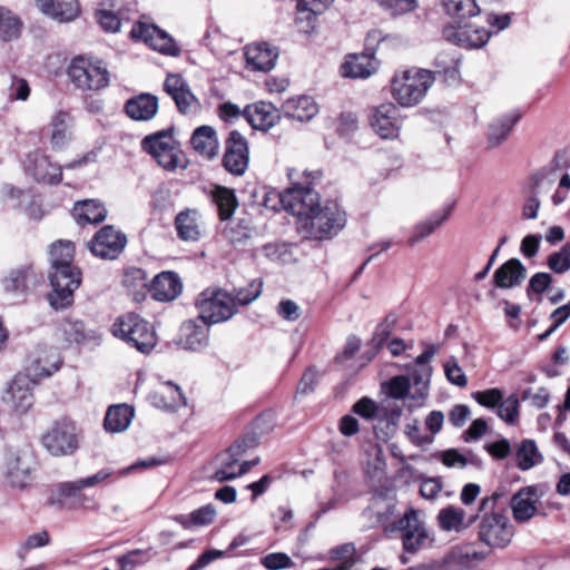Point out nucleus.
<instances>
[{
	"label": "nucleus",
	"instance_id": "1",
	"mask_svg": "<svg viewBox=\"0 0 570 570\" xmlns=\"http://www.w3.org/2000/svg\"><path fill=\"white\" fill-rule=\"evenodd\" d=\"M287 177L291 185L279 195V202L286 210L297 216L298 225L322 205L318 193L312 187L322 174L318 170L288 168Z\"/></svg>",
	"mask_w": 570,
	"mask_h": 570
},
{
	"label": "nucleus",
	"instance_id": "2",
	"mask_svg": "<svg viewBox=\"0 0 570 570\" xmlns=\"http://www.w3.org/2000/svg\"><path fill=\"white\" fill-rule=\"evenodd\" d=\"M500 498L501 494L495 492L483 498L479 505L480 511H485L479 523V540L494 549L505 548L513 538V527L509 519L502 513L492 512Z\"/></svg>",
	"mask_w": 570,
	"mask_h": 570
},
{
	"label": "nucleus",
	"instance_id": "3",
	"mask_svg": "<svg viewBox=\"0 0 570 570\" xmlns=\"http://www.w3.org/2000/svg\"><path fill=\"white\" fill-rule=\"evenodd\" d=\"M346 223V215L334 202H326L313 214L303 218L297 229L311 239H326L335 236Z\"/></svg>",
	"mask_w": 570,
	"mask_h": 570
},
{
	"label": "nucleus",
	"instance_id": "4",
	"mask_svg": "<svg viewBox=\"0 0 570 570\" xmlns=\"http://www.w3.org/2000/svg\"><path fill=\"white\" fill-rule=\"evenodd\" d=\"M111 333L144 354L149 353L157 344L154 327L135 313L119 316L111 326Z\"/></svg>",
	"mask_w": 570,
	"mask_h": 570
},
{
	"label": "nucleus",
	"instance_id": "5",
	"mask_svg": "<svg viewBox=\"0 0 570 570\" xmlns=\"http://www.w3.org/2000/svg\"><path fill=\"white\" fill-rule=\"evenodd\" d=\"M433 81L430 70H407L393 77L391 92L401 106L411 107L421 101Z\"/></svg>",
	"mask_w": 570,
	"mask_h": 570
},
{
	"label": "nucleus",
	"instance_id": "6",
	"mask_svg": "<svg viewBox=\"0 0 570 570\" xmlns=\"http://www.w3.org/2000/svg\"><path fill=\"white\" fill-rule=\"evenodd\" d=\"M71 82L80 90L98 91L109 85V72L99 60L78 56L68 67Z\"/></svg>",
	"mask_w": 570,
	"mask_h": 570
},
{
	"label": "nucleus",
	"instance_id": "7",
	"mask_svg": "<svg viewBox=\"0 0 570 570\" xmlns=\"http://www.w3.org/2000/svg\"><path fill=\"white\" fill-rule=\"evenodd\" d=\"M196 306L199 320L208 324L225 322L237 312L233 295L219 288H207L202 292Z\"/></svg>",
	"mask_w": 570,
	"mask_h": 570
},
{
	"label": "nucleus",
	"instance_id": "8",
	"mask_svg": "<svg viewBox=\"0 0 570 570\" xmlns=\"http://www.w3.org/2000/svg\"><path fill=\"white\" fill-rule=\"evenodd\" d=\"M390 528L391 531L401 533L403 549L409 553H416L421 549L430 547L434 541L414 508H409L403 517L392 523Z\"/></svg>",
	"mask_w": 570,
	"mask_h": 570
},
{
	"label": "nucleus",
	"instance_id": "9",
	"mask_svg": "<svg viewBox=\"0 0 570 570\" xmlns=\"http://www.w3.org/2000/svg\"><path fill=\"white\" fill-rule=\"evenodd\" d=\"M114 474V470L111 469H102L98 471L96 474L78 479L76 481L62 482L57 485V494L62 500H69L70 507L72 508H83V509H95L97 507L94 498L88 497L83 493L86 488L96 487L107 479H109Z\"/></svg>",
	"mask_w": 570,
	"mask_h": 570
},
{
	"label": "nucleus",
	"instance_id": "10",
	"mask_svg": "<svg viewBox=\"0 0 570 570\" xmlns=\"http://www.w3.org/2000/svg\"><path fill=\"white\" fill-rule=\"evenodd\" d=\"M52 293L49 295L50 305L55 309H62L73 302V293L81 284V272L76 266L53 268L50 274Z\"/></svg>",
	"mask_w": 570,
	"mask_h": 570
},
{
	"label": "nucleus",
	"instance_id": "11",
	"mask_svg": "<svg viewBox=\"0 0 570 570\" xmlns=\"http://www.w3.org/2000/svg\"><path fill=\"white\" fill-rule=\"evenodd\" d=\"M42 445L53 456L72 454L79 445V433L75 423L60 420L42 435Z\"/></svg>",
	"mask_w": 570,
	"mask_h": 570
},
{
	"label": "nucleus",
	"instance_id": "12",
	"mask_svg": "<svg viewBox=\"0 0 570 570\" xmlns=\"http://www.w3.org/2000/svg\"><path fill=\"white\" fill-rule=\"evenodd\" d=\"M141 148L151 155L165 169H175L178 166L177 141L170 129L146 136L141 140Z\"/></svg>",
	"mask_w": 570,
	"mask_h": 570
},
{
	"label": "nucleus",
	"instance_id": "13",
	"mask_svg": "<svg viewBox=\"0 0 570 570\" xmlns=\"http://www.w3.org/2000/svg\"><path fill=\"white\" fill-rule=\"evenodd\" d=\"M61 363L62 360L56 348L38 345L27 358L24 375L37 382L57 372Z\"/></svg>",
	"mask_w": 570,
	"mask_h": 570
},
{
	"label": "nucleus",
	"instance_id": "14",
	"mask_svg": "<svg viewBox=\"0 0 570 570\" xmlns=\"http://www.w3.org/2000/svg\"><path fill=\"white\" fill-rule=\"evenodd\" d=\"M35 383L26 375H16L4 391L2 402L17 414L28 412L33 404L32 385Z\"/></svg>",
	"mask_w": 570,
	"mask_h": 570
},
{
	"label": "nucleus",
	"instance_id": "15",
	"mask_svg": "<svg viewBox=\"0 0 570 570\" xmlns=\"http://www.w3.org/2000/svg\"><path fill=\"white\" fill-rule=\"evenodd\" d=\"M127 237L114 226L102 227L89 243L91 253L104 259H115L125 249Z\"/></svg>",
	"mask_w": 570,
	"mask_h": 570
},
{
	"label": "nucleus",
	"instance_id": "16",
	"mask_svg": "<svg viewBox=\"0 0 570 570\" xmlns=\"http://www.w3.org/2000/svg\"><path fill=\"white\" fill-rule=\"evenodd\" d=\"M249 155L247 140L238 131H230L223 157L224 168L235 176H242L248 167Z\"/></svg>",
	"mask_w": 570,
	"mask_h": 570
},
{
	"label": "nucleus",
	"instance_id": "17",
	"mask_svg": "<svg viewBox=\"0 0 570 570\" xmlns=\"http://www.w3.org/2000/svg\"><path fill=\"white\" fill-rule=\"evenodd\" d=\"M130 37L135 40H141L150 48L169 56H177L179 49L167 32L160 30L155 24L138 22L132 26Z\"/></svg>",
	"mask_w": 570,
	"mask_h": 570
},
{
	"label": "nucleus",
	"instance_id": "18",
	"mask_svg": "<svg viewBox=\"0 0 570 570\" xmlns=\"http://www.w3.org/2000/svg\"><path fill=\"white\" fill-rule=\"evenodd\" d=\"M443 37L446 41L463 48H480L484 46L490 33L484 28H476L470 23L458 26L449 24L443 29Z\"/></svg>",
	"mask_w": 570,
	"mask_h": 570
},
{
	"label": "nucleus",
	"instance_id": "19",
	"mask_svg": "<svg viewBox=\"0 0 570 570\" xmlns=\"http://www.w3.org/2000/svg\"><path fill=\"white\" fill-rule=\"evenodd\" d=\"M370 125L381 138H396L401 128L397 107L390 102L380 105L370 116Z\"/></svg>",
	"mask_w": 570,
	"mask_h": 570
},
{
	"label": "nucleus",
	"instance_id": "20",
	"mask_svg": "<svg viewBox=\"0 0 570 570\" xmlns=\"http://www.w3.org/2000/svg\"><path fill=\"white\" fill-rule=\"evenodd\" d=\"M246 443L244 441H237L226 451L219 453L215 459L216 470L210 480L217 482H225L238 478L237 468L240 458L246 452Z\"/></svg>",
	"mask_w": 570,
	"mask_h": 570
},
{
	"label": "nucleus",
	"instance_id": "21",
	"mask_svg": "<svg viewBox=\"0 0 570 570\" xmlns=\"http://www.w3.org/2000/svg\"><path fill=\"white\" fill-rule=\"evenodd\" d=\"M164 88L174 99L181 114L187 115L198 110V99L190 91L188 83L180 75H168L164 82Z\"/></svg>",
	"mask_w": 570,
	"mask_h": 570
},
{
	"label": "nucleus",
	"instance_id": "22",
	"mask_svg": "<svg viewBox=\"0 0 570 570\" xmlns=\"http://www.w3.org/2000/svg\"><path fill=\"white\" fill-rule=\"evenodd\" d=\"M24 168L37 181L58 184L61 180V167L52 164L49 157L43 154H29L24 160Z\"/></svg>",
	"mask_w": 570,
	"mask_h": 570
},
{
	"label": "nucleus",
	"instance_id": "23",
	"mask_svg": "<svg viewBox=\"0 0 570 570\" xmlns=\"http://www.w3.org/2000/svg\"><path fill=\"white\" fill-rule=\"evenodd\" d=\"M41 13L60 23L75 21L81 13L78 0H35Z\"/></svg>",
	"mask_w": 570,
	"mask_h": 570
},
{
	"label": "nucleus",
	"instance_id": "24",
	"mask_svg": "<svg viewBox=\"0 0 570 570\" xmlns=\"http://www.w3.org/2000/svg\"><path fill=\"white\" fill-rule=\"evenodd\" d=\"M476 519V514L468 515L462 508L448 505L439 511L436 524L444 532L462 533L469 529Z\"/></svg>",
	"mask_w": 570,
	"mask_h": 570
},
{
	"label": "nucleus",
	"instance_id": "25",
	"mask_svg": "<svg viewBox=\"0 0 570 570\" xmlns=\"http://www.w3.org/2000/svg\"><path fill=\"white\" fill-rule=\"evenodd\" d=\"M245 58L248 69L266 72L275 67L278 51L266 42H256L245 48Z\"/></svg>",
	"mask_w": 570,
	"mask_h": 570
},
{
	"label": "nucleus",
	"instance_id": "26",
	"mask_svg": "<svg viewBox=\"0 0 570 570\" xmlns=\"http://www.w3.org/2000/svg\"><path fill=\"white\" fill-rule=\"evenodd\" d=\"M43 281L42 274L35 271L32 265L13 269L3 281L7 292L22 294L37 287Z\"/></svg>",
	"mask_w": 570,
	"mask_h": 570
},
{
	"label": "nucleus",
	"instance_id": "27",
	"mask_svg": "<svg viewBox=\"0 0 570 570\" xmlns=\"http://www.w3.org/2000/svg\"><path fill=\"white\" fill-rule=\"evenodd\" d=\"M539 501L535 487H527L518 491L511 499V510L515 521L527 522L537 512Z\"/></svg>",
	"mask_w": 570,
	"mask_h": 570
},
{
	"label": "nucleus",
	"instance_id": "28",
	"mask_svg": "<svg viewBox=\"0 0 570 570\" xmlns=\"http://www.w3.org/2000/svg\"><path fill=\"white\" fill-rule=\"evenodd\" d=\"M149 292L156 301H173L180 294L181 283L176 273L163 272L154 277Z\"/></svg>",
	"mask_w": 570,
	"mask_h": 570
},
{
	"label": "nucleus",
	"instance_id": "29",
	"mask_svg": "<svg viewBox=\"0 0 570 570\" xmlns=\"http://www.w3.org/2000/svg\"><path fill=\"white\" fill-rule=\"evenodd\" d=\"M527 269L518 258H510L493 274V284L502 289L519 286L525 278Z\"/></svg>",
	"mask_w": 570,
	"mask_h": 570
},
{
	"label": "nucleus",
	"instance_id": "30",
	"mask_svg": "<svg viewBox=\"0 0 570 570\" xmlns=\"http://www.w3.org/2000/svg\"><path fill=\"white\" fill-rule=\"evenodd\" d=\"M125 111L134 120H150L158 111V98L151 94H140L126 101Z\"/></svg>",
	"mask_w": 570,
	"mask_h": 570
},
{
	"label": "nucleus",
	"instance_id": "31",
	"mask_svg": "<svg viewBox=\"0 0 570 570\" xmlns=\"http://www.w3.org/2000/svg\"><path fill=\"white\" fill-rule=\"evenodd\" d=\"M483 559L482 553L470 551L465 547L452 548L441 560V570H471Z\"/></svg>",
	"mask_w": 570,
	"mask_h": 570
},
{
	"label": "nucleus",
	"instance_id": "32",
	"mask_svg": "<svg viewBox=\"0 0 570 570\" xmlns=\"http://www.w3.org/2000/svg\"><path fill=\"white\" fill-rule=\"evenodd\" d=\"M244 116L253 128L263 131L272 128L278 119V112L272 104L264 101L247 106Z\"/></svg>",
	"mask_w": 570,
	"mask_h": 570
},
{
	"label": "nucleus",
	"instance_id": "33",
	"mask_svg": "<svg viewBox=\"0 0 570 570\" xmlns=\"http://www.w3.org/2000/svg\"><path fill=\"white\" fill-rule=\"evenodd\" d=\"M286 118L297 121H308L318 112V107L314 99L308 96H299L287 99L282 106Z\"/></svg>",
	"mask_w": 570,
	"mask_h": 570
},
{
	"label": "nucleus",
	"instance_id": "34",
	"mask_svg": "<svg viewBox=\"0 0 570 570\" xmlns=\"http://www.w3.org/2000/svg\"><path fill=\"white\" fill-rule=\"evenodd\" d=\"M375 70L376 62L368 53L350 55L342 65V75L348 78H367Z\"/></svg>",
	"mask_w": 570,
	"mask_h": 570
},
{
	"label": "nucleus",
	"instance_id": "35",
	"mask_svg": "<svg viewBox=\"0 0 570 570\" xmlns=\"http://www.w3.org/2000/svg\"><path fill=\"white\" fill-rule=\"evenodd\" d=\"M72 216L79 225L99 224L105 220L107 209L98 200L86 199L75 204Z\"/></svg>",
	"mask_w": 570,
	"mask_h": 570
},
{
	"label": "nucleus",
	"instance_id": "36",
	"mask_svg": "<svg viewBox=\"0 0 570 570\" xmlns=\"http://www.w3.org/2000/svg\"><path fill=\"white\" fill-rule=\"evenodd\" d=\"M193 148L203 157L212 159L218 150L216 131L210 126H200L195 129L190 138Z\"/></svg>",
	"mask_w": 570,
	"mask_h": 570
},
{
	"label": "nucleus",
	"instance_id": "37",
	"mask_svg": "<svg viewBox=\"0 0 570 570\" xmlns=\"http://www.w3.org/2000/svg\"><path fill=\"white\" fill-rule=\"evenodd\" d=\"M70 115L66 111H57L47 127L42 129L48 135L53 148L65 146L69 139Z\"/></svg>",
	"mask_w": 570,
	"mask_h": 570
},
{
	"label": "nucleus",
	"instance_id": "38",
	"mask_svg": "<svg viewBox=\"0 0 570 570\" xmlns=\"http://www.w3.org/2000/svg\"><path fill=\"white\" fill-rule=\"evenodd\" d=\"M134 417V409L127 404L111 405L104 420L107 432L119 433L128 429Z\"/></svg>",
	"mask_w": 570,
	"mask_h": 570
},
{
	"label": "nucleus",
	"instance_id": "39",
	"mask_svg": "<svg viewBox=\"0 0 570 570\" xmlns=\"http://www.w3.org/2000/svg\"><path fill=\"white\" fill-rule=\"evenodd\" d=\"M519 118V115L510 114L494 119L488 129L489 147L494 148L501 145L508 138Z\"/></svg>",
	"mask_w": 570,
	"mask_h": 570
},
{
	"label": "nucleus",
	"instance_id": "40",
	"mask_svg": "<svg viewBox=\"0 0 570 570\" xmlns=\"http://www.w3.org/2000/svg\"><path fill=\"white\" fill-rule=\"evenodd\" d=\"M124 286L134 295L136 301L145 297L146 292H149L148 275L138 267L127 268L122 276Z\"/></svg>",
	"mask_w": 570,
	"mask_h": 570
},
{
	"label": "nucleus",
	"instance_id": "41",
	"mask_svg": "<svg viewBox=\"0 0 570 570\" xmlns=\"http://www.w3.org/2000/svg\"><path fill=\"white\" fill-rule=\"evenodd\" d=\"M199 324L194 321L186 322L183 326V344L185 348L196 351L207 343L208 323L199 320Z\"/></svg>",
	"mask_w": 570,
	"mask_h": 570
},
{
	"label": "nucleus",
	"instance_id": "42",
	"mask_svg": "<svg viewBox=\"0 0 570 570\" xmlns=\"http://www.w3.org/2000/svg\"><path fill=\"white\" fill-rule=\"evenodd\" d=\"M450 214L451 207H448L441 212L434 213L431 217L417 224L413 229L412 236L409 238V244L412 246L431 235L448 219Z\"/></svg>",
	"mask_w": 570,
	"mask_h": 570
},
{
	"label": "nucleus",
	"instance_id": "43",
	"mask_svg": "<svg viewBox=\"0 0 570 570\" xmlns=\"http://www.w3.org/2000/svg\"><path fill=\"white\" fill-rule=\"evenodd\" d=\"M175 226L178 237L183 240H197L199 237V228L197 224V212L186 209L180 212L176 219Z\"/></svg>",
	"mask_w": 570,
	"mask_h": 570
},
{
	"label": "nucleus",
	"instance_id": "44",
	"mask_svg": "<svg viewBox=\"0 0 570 570\" xmlns=\"http://www.w3.org/2000/svg\"><path fill=\"white\" fill-rule=\"evenodd\" d=\"M213 203L217 206L222 220L229 219L238 206L234 190L227 187H216L212 195Z\"/></svg>",
	"mask_w": 570,
	"mask_h": 570
},
{
	"label": "nucleus",
	"instance_id": "45",
	"mask_svg": "<svg viewBox=\"0 0 570 570\" xmlns=\"http://www.w3.org/2000/svg\"><path fill=\"white\" fill-rule=\"evenodd\" d=\"M23 22L7 8L0 7V40L12 41L21 36Z\"/></svg>",
	"mask_w": 570,
	"mask_h": 570
},
{
	"label": "nucleus",
	"instance_id": "46",
	"mask_svg": "<svg viewBox=\"0 0 570 570\" xmlns=\"http://www.w3.org/2000/svg\"><path fill=\"white\" fill-rule=\"evenodd\" d=\"M7 474L14 487H24L28 480L29 468L23 464L22 458L16 451L6 454Z\"/></svg>",
	"mask_w": 570,
	"mask_h": 570
},
{
	"label": "nucleus",
	"instance_id": "47",
	"mask_svg": "<svg viewBox=\"0 0 570 570\" xmlns=\"http://www.w3.org/2000/svg\"><path fill=\"white\" fill-rule=\"evenodd\" d=\"M517 465L527 471L540 464L543 460L533 440H523L517 450Z\"/></svg>",
	"mask_w": 570,
	"mask_h": 570
},
{
	"label": "nucleus",
	"instance_id": "48",
	"mask_svg": "<svg viewBox=\"0 0 570 570\" xmlns=\"http://www.w3.org/2000/svg\"><path fill=\"white\" fill-rule=\"evenodd\" d=\"M216 517V509L213 504H206L199 509L194 510L190 514H179L174 517V520L181 524L184 528L203 527L210 524Z\"/></svg>",
	"mask_w": 570,
	"mask_h": 570
},
{
	"label": "nucleus",
	"instance_id": "49",
	"mask_svg": "<svg viewBox=\"0 0 570 570\" xmlns=\"http://www.w3.org/2000/svg\"><path fill=\"white\" fill-rule=\"evenodd\" d=\"M73 253L75 248L71 242L58 240L51 245L50 248V262L51 269L61 268L62 266H73Z\"/></svg>",
	"mask_w": 570,
	"mask_h": 570
},
{
	"label": "nucleus",
	"instance_id": "50",
	"mask_svg": "<svg viewBox=\"0 0 570 570\" xmlns=\"http://www.w3.org/2000/svg\"><path fill=\"white\" fill-rule=\"evenodd\" d=\"M59 331L68 344H80L90 337L83 323L78 320L65 318L59 325Z\"/></svg>",
	"mask_w": 570,
	"mask_h": 570
},
{
	"label": "nucleus",
	"instance_id": "51",
	"mask_svg": "<svg viewBox=\"0 0 570 570\" xmlns=\"http://www.w3.org/2000/svg\"><path fill=\"white\" fill-rule=\"evenodd\" d=\"M442 4L448 14L458 19L474 17L480 12L475 0H442Z\"/></svg>",
	"mask_w": 570,
	"mask_h": 570
},
{
	"label": "nucleus",
	"instance_id": "52",
	"mask_svg": "<svg viewBox=\"0 0 570 570\" xmlns=\"http://www.w3.org/2000/svg\"><path fill=\"white\" fill-rule=\"evenodd\" d=\"M459 59L453 52L442 51L434 59L433 75H444L446 79H455L458 77Z\"/></svg>",
	"mask_w": 570,
	"mask_h": 570
},
{
	"label": "nucleus",
	"instance_id": "53",
	"mask_svg": "<svg viewBox=\"0 0 570 570\" xmlns=\"http://www.w3.org/2000/svg\"><path fill=\"white\" fill-rule=\"evenodd\" d=\"M549 268L558 274H563L570 269V245L561 247L559 252H554L548 257Z\"/></svg>",
	"mask_w": 570,
	"mask_h": 570
},
{
	"label": "nucleus",
	"instance_id": "54",
	"mask_svg": "<svg viewBox=\"0 0 570 570\" xmlns=\"http://www.w3.org/2000/svg\"><path fill=\"white\" fill-rule=\"evenodd\" d=\"M498 415L508 424H515L519 417V399L512 394L498 405Z\"/></svg>",
	"mask_w": 570,
	"mask_h": 570
},
{
	"label": "nucleus",
	"instance_id": "55",
	"mask_svg": "<svg viewBox=\"0 0 570 570\" xmlns=\"http://www.w3.org/2000/svg\"><path fill=\"white\" fill-rule=\"evenodd\" d=\"M263 282L259 278L253 279L247 287L236 291L235 305H247L255 301L262 293Z\"/></svg>",
	"mask_w": 570,
	"mask_h": 570
},
{
	"label": "nucleus",
	"instance_id": "56",
	"mask_svg": "<svg viewBox=\"0 0 570 570\" xmlns=\"http://www.w3.org/2000/svg\"><path fill=\"white\" fill-rule=\"evenodd\" d=\"M150 559L148 550H131L118 558V563L122 570H131L136 566L144 564Z\"/></svg>",
	"mask_w": 570,
	"mask_h": 570
},
{
	"label": "nucleus",
	"instance_id": "57",
	"mask_svg": "<svg viewBox=\"0 0 570 570\" xmlns=\"http://www.w3.org/2000/svg\"><path fill=\"white\" fill-rule=\"evenodd\" d=\"M432 375V367H415L411 374V382L417 386L420 397L428 394V389Z\"/></svg>",
	"mask_w": 570,
	"mask_h": 570
},
{
	"label": "nucleus",
	"instance_id": "58",
	"mask_svg": "<svg viewBox=\"0 0 570 570\" xmlns=\"http://www.w3.org/2000/svg\"><path fill=\"white\" fill-rule=\"evenodd\" d=\"M262 564L268 570H282L295 566L292 559L283 552H275L265 556L262 559Z\"/></svg>",
	"mask_w": 570,
	"mask_h": 570
},
{
	"label": "nucleus",
	"instance_id": "59",
	"mask_svg": "<svg viewBox=\"0 0 570 570\" xmlns=\"http://www.w3.org/2000/svg\"><path fill=\"white\" fill-rule=\"evenodd\" d=\"M411 387V380L405 375L394 376L389 383V395L393 399H404Z\"/></svg>",
	"mask_w": 570,
	"mask_h": 570
},
{
	"label": "nucleus",
	"instance_id": "60",
	"mask_svg": "<svg viewBox=\"0 0 570 570\" xmlns=\"http://www.w3.org/2000/svg\"><path fill=\"white\" fill-rule=\"evenodd\" d=\"M444 373L452 384L460 387L466 386L468 379L454 357L444 364Z\"/></svg>",
	"mask_w": 570,
	"mask_h": 570
},
{
	"label": "nucleus",
	"instance_id": "61",
	"mask_svg": "<svg viewBox=\"0 0 570 570\" xmlns=\"http://www.w3.org/2000/svg\"><path fill=\"white\" fill-rule=\"evenodd\" d=\"M473 399L482 406L494 407L503 399V393L499 389H490L473 393Z\"/></svg>",
	"mask_w": 570,
	"mask_h": 570
},
{
	"label": "nucleus",
	"instance_id": "62",
	"mask_svg": "<svg viewBox=\"0 0 570 570\" xmlns=\"http://www.w3.org/2000/svg\"><path fill=\"white\" fill-rule=\"evenodd\" d=\"M570 317V304H566L554 309L551 314L553 324L541 335L540 341L547 340L560 325H562Z\"/></svg>",
	"mask_w": 570,
	"mask_h": 570
},
{
	"label": "nucleus",
	"instance_id": "63",
	"mask_svg": "<svg viewBox=\"0 0 570 570\" xmlns=\"http://www.w3.org/2000/svg\"><path fill=\"white\" fill-rule=\"evenodd\" d=\"M552 283V276L548 273L534 274L528 284L527 294L530 297L531 293L542 294Z\"/></svg>",
	"mask_w": 570,
	"mask_h": 570
},
{
	"label": "nucleus",
	"instance_id": "64",
	"mask_svg": "<svg viewBox=\"0 0 570 570\" xmlns=\"http://www.w3.org/2000/svg\"><path fill=\"white\" fill-rule=\"evenodd\" d=\"M277 313L285 321L294 322L301 317L299 306L292 299H283L278 303Z\"/></svg>",
	"mask_w": 570,
	"mask_h": 570
}]
</instances>
